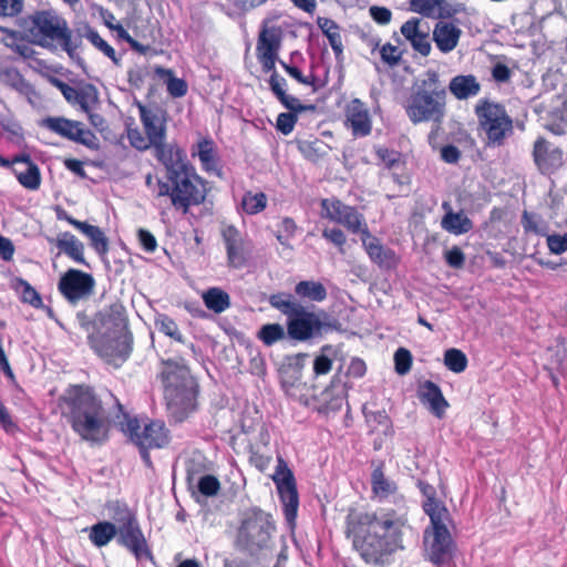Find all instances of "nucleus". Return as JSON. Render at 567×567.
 Returning <instances> with one entry per match:
<instances>
[{"instance_id":"obj_50","label":"nucleus","mask_w":567,"mask_h":567,"mask_svg":"<svg viewBox=\"0 0 567 567\" xmlns=\"http://www.w3.org/2000/svg\"><path fill=\"white\" fill-rule=\"evenodd\" d=\"M444 364L450 371L461 373L467 367V358L463 351L451 348L444 353Z\"/></svg>"},{"instance_id":"obj_42","label":"nucleus","mask_w":567,"mask_h":567,"mask_svg":"<svg viewBox=\"0 0 567 567\" xmlns=\"http://www.w3.org/2000/svg\"><path fill=\"white\" fill-rule=\"evenodd\" d=\"M78 37H80L81 40L82 37L89 40L92 45H94L105 56L111 59L115 64H118L120 59L117 58L115 50L104 39L101 38L95 29L86 24Z\"/></svg>"},{"instance_id":"obj_61","label":"nucleus","mask_w":567,"mask_h":567,"mask_svg":"<svg viewBox=\"0 0 567 567\" xmlns=\"http://www.w3.org/2000/svg\"><path fill=\"white\" fill-rule=\"evenodd\" d=\"M280 64L281 66L284 68V70L292 78L295 79L297 82L301 83V84H305V85H310L312 86L313 89H316V81H317V78L313 75V74H310V75H303L301 73V71L297 68V66H293V65H290V64H287L286 62L284 61H280Z\"/></svg>"},{"instance_id":"obj_23","label":"nucleus","mask_w":567,"mask_h":567,"mask_svg":"<svg viewBox=\"0 0 567 567\" xmlns=\"http://www.w3.org/2000/svg\"><path fill=\"white\" fill-rule=\"evenodd\" d=\"M269 303L288 319H320L309 307L301 305L290 293L271 295Z\"/></svg>"},{"instance_id":"obj_41","label":"nucleus","mask_w":567,"mask_h":567,"mask_svg":"<svg viewBox=\"0 0 567 567\" xmlns=\"http://www.w3.org/2000/svg\"><path fill=\"white\" fill-rule=\"evenodd\" d=\"M445 0H410V7L413 12L423 17H449L450 12H444Z\"/></svg>"},{"instance_id":"obj_24","label":"nucleus","mask_w":567,"mask_h":567,"mask_svg":"<svg viewBox=\"0 0 567 567\" xmlns=\"http://www.w3.org/2000/svg\"><path fill=\"white\" fill-rule=\"evenodd\" d=\"M453 539L445 525H436L433 527V540L430 545V560L441 566L452 558Z\"/></svg>"},{"instance_id":"obj_25","label":"nucleus","mask_w":567,"mask_h":567,"mask_svg":"<svg viewBox=\"0 0 567 567\" xmlns=\"http://www.w3.org/2000/svg\"><path fill=\"white\" fill-rule=\"evenodd\" d=\"M417 396L423 404H427L431 413L436 417H443L449 402L444 398L441 388L433 381L426 380L419 385Z\"/></svg>"},{"instance_id":"obj_7","label":"nucleus","mask_w":567,"mask_h":567,"mask_svg":"<svg viewBox=\"0 0 567 567\" xmlns=\"http://www.w3.org/2000/svg\"><path fill=\"white\" fill-rule=\"evenodd\" d=\"M276 523L270 513L254 506L246 509L239 519L235 547L249 555H257L269 547Z\"/></svg>"},{"instance_id":"obj_40","label":"nucleus","mask_w":567,"mask_h":567,"mask_svg":"<svg viewBox=\"0 0 567 567\" xmlns=\"http://www.w3.org/2000/svg\"><path fill=\"white\" fill-rule=\"evenodd\" d=\"M117 535V527L115 524L102 520L97 522L90 528L89 538L96 547L106 546Z\"/></svg>"},{"instance_id":"obj_46","label":"nucleus","mask_w":567,"mask_h":567,"mask_svg":"<svg viewBox=\"0 0 567 567\" xmlns=\"http://www.w3.org/2000/svg\"><path fill=\"white\" fill-rule=\"evenodd\" d=\"M280 47L279 37L274 29L260 32L257 43V54H277Z\"/></svg>"},{"instance_id":"obj_32","label":"nucleus","mask_w":567,"mask_h":567,"mask_svg":"<svg viewBox=\"0 0 567 567\" xmlns=\"http://www.w3.org/2000/svg\"><path fill=\"white\" fill-rule=\"evenodd\" d=\"M54 244L60 252L65 254L78 264H85L84 245L71 233L59 234Z\"/></svg>"},{"instance_id":"obj_45","label":"nucleus","mask_w":567,"mask_h":567,"mask_svg":"<svg viewBox=\"0 0 567 567\" xmlns=\"http://www.w3.org/2000/svg\"><path fill=\"white\" fill-rule=\"evenodd\" d=\"M318 386L315 384H309L306 381H302L298 388H295L290 391L288 398L300 405L313 409L317 395Z\"/></svg>"},{"instance_id":"obj_54","label":"nucleus","mask_w":567,"mask_h":567,"mask_svg":"<svg viewBox=\"0 0 567 567\" xmlns=\"http://www.w3.org/2000/svg\"><path fill=\"white\" fill-rule=\"evenodd\" d=\"M522 225L526 233H533L536 235H545L546 225L535 214L524 212L522 215Z\"/></svg>"},{"instance_id":"obj_18","label":"nucleus","mask_w":567,"mask_h":567,"mask_svg":"<svg viewBox=\"0 0 567 567\" xmlns=\"http://www.w3.org/2000/svg\"><path fill=\"white\" fill-rule=\"evenodd\" d=\"M153 148L155 151V157L166 169L167 179L179 174L182 171H187L188 168L194 167L187 162L183 150L176 145L163 142Z\"/></svg>"},{"instance_id":"obj_10","label":"nucleus","mask_w":567,"mask_h":567,"mask_svg":"<svg viewBox=\"0 0 567 567\" xmlns=\"http://www.w3.org/2000/svg\"><path fill=\"white\" fill-rule=\"evenodd\" d=\"M272 481L276 484L280 502L282 503L285 519L290 527H295L299 508L297 483L292 471L281 456L278 457Z\"/></svg>"},{"instance_id":"obj_44","label":"nucleus","mask_w":567,"mask_h":567,"mask_svg":"<svg viewBox=\"0 0 567 567\" xmlns=\"http://www.w3.org/2000/svg\"><path fill=\"white\" fill-rule=\"evenodd\" d=\"M155 73L165 81L167 92L173 97H182L187 93V83L179 78H176L172 70L164 68H156Z\"/></svg>"},{"instance_id":"obj_11","label":"nucleus","mask_w":567,"mask_h":567,"mask_svg":"<svg viewBox=\"0 0 567 567\" xmlns=\"http://www.w3.org/2000/svg\"><path fill=\"white\" fill-rule=\"evenodd\" d=\"M321 217L343 226L349 233L368 235V224L357 207L350 206L336 197L323 198L320 203Z\"/></svg>"},{"instance_id":"obj_5","label":"nucleus","mask_w":567,"mask_h":567,"mask_svg":"<svg viewBox=\"0 0 567 567\" xmlns=\"http://www.w3.org/2000/svg\"><path fill=\"white\" fill-rule=\"evenodd\" d=\"M404 110L413 124L443 121L446 111V90L435 71L429 70L424 79L415 83L404 103Z\"/></svg>"},{"instance_id":"obj_4","label":"nucleus","mask_w":567,"mask_h":567,"mask_svg":"<svg viewBox=\"0 0 567 567\" xmlns=\"http://www.w3.org/2000/svg\"><path fill=\"white\" fill-rule=\"evenodd\" d=\"M91 349L107 364L122 365L130 357L133 336L127 321H80Z\"/></svg>"},{"instance_id":"obj_17","label":"nucleus","mask_w":567,"mask_h":567,"mask_svg":"<svg viewBox=\"0 0 567 567\" xmlns=\"http://www.w3.org/2000/svg\"><path fill=\"white\" fill-rule=\"evenodd\" d=\"M346 399V384L340 378L334 377L322 391H317L313 410L323 414L339 411Z\"/></svg>"},{"instance_id":"obj_26","label":"nucleus","mask_w":567,"mask_h":567,"mask_svg":"<svg viewBox=\"0 0 567 567\" xmlns=\"http://www.w3.org/2000/svg\"><path fill=\"white\" fill-rule=\"evenodd\" d=\"M64 99L72 105H79L83 112L95 109L99 104V92L92 84H84L79 87L64 86Z\"/></svg>"},{"instance_id":"obj_38","label":"nucleus","mask_w":567,"mask_h":567,"mask_svg":"<svg viewBox=\"0 0 567 567\" xmlns=\"http://www.w3.org/2000/svg\"><path fill=\"white\" fill-rule=\"evenodd\" d=\"M295 293L301 300L320 302L327 298L326 287L315 280H302L295 287Z\"/></svg>"},{"instance_id":"obj_33","label":"nucleus","mask_w":567,"mask_h":567,"mask_svg":"<svg viewBox=\"0 0 567 567\" xmlns=\"http://www.w3.org/2000/svg\"><path fill=\"white\" fill-rule=\"evenodd\" d=\"M0 81L10 85L12 89L24 95L28 102L33 105L35 91L33 86L24 80L20 72L14 68H4L0 71Z\"/></svg>"},{"instance_id":"obj_14","label":"nucleus","mask_w":567,"mask_h":567,"mask_svg":"<svg viewBox=\"0 0 567 567\" xmlns=\"http://www.w3.org/2000/svg\"><path fill=\"white\" fill-rule=\"evenodd\" d=\"M532 155L538 172L543 175H551L564 165L563 150L542 136L534 142Z\"/></svg>"},{"instance_id":"obj_39","label":"nucleus","mask_w":567,"mask_h":567,"mask_svg":"<svg viewBox=\"0 0 567 567\" xmlns=\"http://www.w3.org/2000/svg\"><path fill=\"white\" fill-rule=\"evenodd\" d=\"M441 226L444 230L453 235H462L468 233L473 228V223L463 213L449 210L442 218Z\"/></svg>"},{"instance_id":"obj_51","label":"nucleus","mask_w":567,"mask_h":567,"mask_svg":"<svg viewBox=\"0 0 567 567\" xmlns=\"http://www.w3.org/2000/svg\"><path fill=\"white\" fill-rule=\"evenodd\" d=\"M107 508L110 509L111 518L115 520L118 524V526L127 524L132 519H136V515L124 502H111L107 504Z\"/></svg>"},{"instance_id":"obj_62","label":"nucleus","mask_w":567,"mask_h":567,"mask_svg":"<svg viewBox=\"0 0 567 567\" xmlns=\"http://www.w3.org/2000/svg\"><path fill=\"white\" fill-rule=\"evenodd\" d=\"M297 120L298 117L295 113H280L277 117L276 128L284 135H288L293 131Z\"/></svg>"},{"instance_id":"obj_56","label":"nucleus","mask_w":567,"mask_h":567,"mask_svg":"<svg viewBox=\"0 0 567 567\" xmlns=\"http://www.w3.org/2000/svg\"><path fill=\"white\" fill-rule=\"evenodd\" d=\"M375 154L383 166L388 169L396 168L402 164L401 154L394 150L378 147L375 150Z\"/></svg>"},{"instance_id":"obj_27","label":"nucleus","mask_w":567,"mask_h":567,"mask_svg":"<svg viewBox=\"0 0 567 567\" xmlns=\"http://www.w3.org/2000/svg\"><path fill=\"white\" fill-rule=\"evenodd\" d=\"M421 19L411 18L401 27V34L410 42L412 48L423 56L431 52L429 33L420 29Z\"/></svg>"},{"instance_id":"obj_1","label":"nucleus","mask_w":567,"mask_h":567,"mask_svg":"<svg viewBox=\"0 0 567 567\" xmlns=\"http://www.w3.org/2000/svg\"><path fill=\"white\" fill-rule=\"evenodd\" d=\"M371 495L379 502L395 496L394 506L368 509L350 506L344 516L343 534L359 557L373 567L392 564L394 555L405 549V536L410 532L409 508L398 484L388 478L383 464L371 473Z\"/></svg>"},{"instance_id":"obj_31","label":"nucleus","mask_w":567,"mask_h":567,"mask_svg":"<svg viewBox=\"0 0 567 567\" xmlns=\"http://www.w3.org/2000/svg\"><path fill=\"white\" fill-rule=\"evenodd\" d=\"M449 90L455 99L467 100L480 94L481 83L473 74H461L451 79Z\"/></svg>"},{"instance_id":"obj_20","label":"nucleus","mask_w":567,"mask_h":567,"mask_svg":"<svg viewBox=\"0 0 567 567\" xmlns=\"http://www.w3.org/2000/svg\"><path fill=\"white\" fill-rule=\"evenodd\" d=\"M288 321L287 334L290 339L299 342L321 338L323 333L338 328V321Z\"/></svg>"},{"instance_id":"obj_35","label":"nucleus","mask_w":567,"mask_h":567,"mask_svg":"<svg viewBox=\"0 0 567 567\" xmlns=\"http://www.w3.org/2000/svg\"><path fill=\"white\" fill-rule=\"evenodd\" d=\"M268 439L269 435L267 432L260 433L261 445L252 443L248 445V461L250 465L255 466L259 472H265L272 461L271 455L268 453Z\"/></svg>"},{"instance_id":"obj_30","label":"nucleus","mask_w":567,"mask_h":567,"mask_svg":"<svg viewBox=\"0 0 567 567\" xmlns=\"http://www.w3.org/2000/svg\"><path fill=\"white\" fill-rule=\"evenodd\" d=\"M362 245L370 259L380 267H391L394 264V252L384 248L377 237L368 229V235H360Z\"/></svg>"},{"instance_id":"obj_8","label":"nucleus","mask_w":567,"mask_h":567,"mask_svg":"<svg viewBox=\"0 0 567 567\" xmlns=\"http://www.w3.org/2000/svg\"><path fill=\"white\" fill-rule=\"evenodd\" d=\"M474 112L478 122V131L484 136L487 146L501 147L513 135V118L501 103L481 99L477 101Z\"/></svg>"},{"instance_id":"obj_37","label":"nucleus","mask_w":567,"mask_h":567,"mask_svg":"<svg viewBox=\"0 0 567 567\" xmlns=\"http://www.w3.org/2000/svg\"><path fill=\"white\" fill-rule=\"evenodd\" d=\"M317 24L322 33L328 38L336 58L339 59L343 52V44L339 25L332 19L324 17H318Z\"/></svg>"},{"instance_id":"obj_36","label":"nucleus","mask_w":567,"mask_h":567,"mask_svg":"<svg viewBox=\"0 0 567 567\" xmlns=\"http://www.w3.org/2000/svg\"><path fill=\"white\" fill-rule=\"evenodd\" d=\"M195 155L198 156L205 172L219 174L216 145L212 138L198 141L197 152L193 153V156Z\"/></svg>"},{"instance_id":"obj_21","label":"nucleus","mask_w":567,"mask_h":567,"mask_svg":"<svg viewBox=\"0 0 567 567\" xmlns=\"http://www.w3.org/2000/svg\"><path fill=\"white\" fill-rule=\"evenodd\" d=\"M305 358L303 353L288 357L279 368L280 386L287 396L303 381Z\"/></svg>"},{"instance_id":"obj_57","label":"nucleus","mask_w":567,"mask_h":567,"mask_svg":"<svg viewBox=\"0 0 567 567\" xmlns=\"http://www.w3.org/2000/svg\"><path fill=\"white\" fill-rule=\"evenodd\" d=\"M412 354L405 348H399L394 353L395 372L400 375L406 374L412 368Z\"/></svg>"},{"instance_id":"obj_12","label":"nucleus","mask_w":567,"mask_h":567,"mask_svg":"<svg viewBox=\"0 0 567 567\" xmlns=\"http://www.w3.org/2000/svg\"><path fill=\"white\" fill-rule=\"evenodd\" d=\"M39 124L42 128L90 150L99 148V138L79 121L63 116H48L42 118Z\"/></svg>"},{"instance_id":"obj_34","label":"nucleus","mask_w":567,"mask_h":567,"mask_svg":"<svg viewBox=\"0 0 567 567\" xmlns=\"http://www.w3.org/2000/svg\"><path fill=\"white\" fill-rule=\"evenodd\" d=\"M8 161L10 162L8 167L12 168L19 183L29 189H35V164L27 156H17Z\"/></svg>"},{"instance_id":"obj_59","label":"nucleus","mask_w":567,"mask_h":567,"mask_svg":"<svg viewBox=\"0 0 567 567\" xmlns=\"http://www.w3.org/2000/svg\"><path fill=\"white\" fill-rule=\"evenodd\" d=\"M157 330L171 339L184 343L185 338L183 331L176 324V321H156Z\"/></svg>"},{"instance_id":"obj_52","label":"nucleus","mask_w":567,"mask_h":567,"mask_svg":"<svg viewBox=\"0 0 567 567\" xmlns=\"http://www.w3.org/2000/svg\"><path fill=\"white\" fill-rule=\"evenodd\" d=\"M332 350L331 344H324L321 347L320 353L315 357L312 369L316 377L326 375L332 370L333 359L327 354Z\"/></svg>"},{"instance_id":"obj_2","label":"nucleus","mask_w":567,"mask_h":567,"mask_svg":"<svg viewBox=\"0 0 567 567\" xmlns=\"http://www.w3.org/2000/svg\"><path fill=\"white\" fill-rule=\"evenodd\" d=\"M107 398L109 401L104 402L90 385L71 384L58 399L56 406L62 417L82 440L103 443L107 441L111 430L112 417L109 409L112 404L117 410L114 423L138 449L143 462L152 465L150 451L163 449L169 443L168 429L158 420L142 423L137 416L124 411L123 405L112 393H109Z\"/></svg>"},{"instance_id":"obj_48","label":"nucleus","mask_w":567,"mask_h":567,"mask_svg":"<svg viewBox=\"0 0 567 567\" xmlns=\"http://www.w3.org/2000/svg\"><path fill=\"white\" fill-rule=\"evenodd\" d=\"M14 48L16 52L19 53L24 60L28 61V65L30 68H34L33 63L35 62V41L34 40H24L23 38H18V32L12 33V43L10 44Z\"/></svg>"},{"instance_id":"obj_3","label":"nucleus","mask_w":567,"mask_h":567,"mask_svg":"<svg viewBox=\"0 0 567 567\" xmlns=\"http://www.w3.org/2000/svg\"><path fill=\"white\" fill-rule=\"evenodd\" d=\"M159 380L167 406L176 421H184L197 408L198 382L183 358L162 359Z\"/></svg>"},{"instance_id":"obj_43","label":"nucleus","mask_w":567,"mask_h":567,"mask_svg":"<svg viewBox=\"0 0 567 567\" xmlns=\"http://www.w3.org/2000/svg\"><path fill=\"white\" fill-rule=\"evenodd\" d=\"M205 306L216 312L220 313L230 306L229 295L220 288H209L203 293Z\"/></svg>"},{"instance_id":"obj_49","label":"nucleus","mask_w":567,"mask_h":567,"mask_svg":"<svg viewBox=\"0 0 567 567\" xmlns=\"http://www.w3.org/2000/svg\"><path fill=\"white\" fill-rule=\"evenodd\" d=\"M285 336V329L279 323L264 324L257 333V338L267 347L282 340Z\"/></svg>"},{"instance_id":"obj_60","label":"nucleus","mask_w":567,"mask_h":567,"mask_svg":"<svg viewBox=\"0 0 567 567\" xmlns=\"http://www.w3.org/2000/svg\"><path fill=\"white\" fill-rule=\"evenodd\" d=\"M380 55L382 61L390 65H398L402 59V51L399 50L398 47L392 45L391 43H385L380 48Z\"/></svg>"},{"instance_id":"obj_55","label":"nucleus","mask_w":567,"mask_h":567,"mask_svg":"<svg viewBox=\"0 0 567 567\" xmlns=\"http://www.w3.org/2000/svg\"><path fill=\"white\" fill-rule=\"evenodd\" d=\"M197 488L202 495L212 497L218 494L220 482L216 476L206 474L199 478Z\"/></svg>"},{"instance_id":"obj_15","label":"nucleus","mask_w":567,"mask_h":567,"mask_svg":"<svg viewBox=\"0 0 567 567\" xmlns=\"http://www.w3.org/2000/svg\"><path fill=\"white\" fill-rule=\"evenodd\" d=\"M116 527L118 544L126 547L136 559L152 558V553L137 518Z\"/></svg>"},{"instance_id":"obj_9","label":"nucleus","mask_w":567,"mask_h":567,"mask_svg":"<svg viewBox=\"0 0 567 567\" xmlns=\"http://www.w3.org/2000/svg\"><path fill=\"white\" fill-rule=\"evenodd\" d=\"M167 181L168 193L166 197L171 199V204L176 210L187 214L190 207L204 203L207 195L206 182L196 173L194 167L182 171Z\"/></svg>"},{"instance_id":"obj_22","label":"nucleus","mask_w":567,"mask_h":567,"mask_svg":"<svg viewBox=\"0 0 567 567\" xmlns=\"http://www.w3.org/2000/svg\"><path fill=\"white\" fill-rule=\"evenodd\" d=\"M346 124L357 137H363L371 133L372 123L364 103L353 99L346 109Z\"/></svg>"},{"instance_id":"obj_29","label":"nucleus","mask_w":567,"mask_h":567,"mask_svg":"<svg viewBox=\"0 0 567 567\" xmlns=\"http://www.w3.org/2000/svg\"><path fill=\"white\" fill-rule=\"evenodd\" d=\"M65 219L70 225L90 239L91 247L99 255H104L109 251L107 237L100 227L90 225L86 221H80L71 216H66Z\"/></svg>"},{"instance_id":"obj_19","label":"nucleus","mask_w":567,"mask_h":567,"mask_svg":"<svg viewBox=\"0 0 567 567\" xmlns=\"http://www.w3.org/2000/svg\"><path fill=\"white\" fill-rule=\"evenodd\" d=\"M140 117L145 134L151 138L153 147L165 142L166 124L164 112L157 107H146L138 104Z\"/></svg>"},{"instance_id":"obj_63","label":"nucleus","mask_w":567,"mask_h":567,"mask_svg":"<svg viewBox=\"0 0 567 567\" xmlns=\"http://www.w3.org/2000/svg\"><path fill=\"white\" fill-rule=\"evenodd\" d=\"M145 184L154 196L166 197V194L168 193V181L163 182L162 179L156 178L152 174H147L145 177Z\"/></svg>"},{"instance_id":"obj_16","label":"nucleus","mask_w":567,"mask_h":567,"mask_svg":"<svg viewBox=\"0 0 567 567\" xmlns=\"http://www.w3.org/2000/svg\"><path fill=\"white\" fill-rule=\"evenodd\" d=\"M225 243L227 261L233 268H243L250 256V247L235 226H227L221 230Z\"/></svg>"},{"instance_id":"obj_64","label":"nucleus","mask_w":567,"mask_h":567,"mask_svg":"<svg viewBox=\"0 0 567 567\" xmlns=\"http://www.w3.org/2000/svg\"><path fill=\"white\" fill-rule=\"evenodd\" d=\"M547 246L550 252L556 255L567 251V234L547 236Z\"/></svg>"},{"instance_id":"obj_58","label":"nucleus","mask_w":567,"mask_h":567,"mask_svg":"<svg viewBox=\"0 0 567 567\" xmlns=\"http://www.w3.org/2000/svg\"><path fill=\"white\" fill-rule=\"evenodd\" d=\"M127 138L130 141V144L138 151H146L150 147H153L151 138L147 135L144 136L143 133L137 127L127 128Z\"/></svg>"},{"instance_id":"obj_6","label":"nucleus","mask_w":567,"mask_h":567,"mask_svg":"<svg viewBox=\"0 0 567 567\" xmlns=\"http://www.w3.org/2000/svg\"><path fill=\"white\" fill-rule=\"evenodd\" d=\"M82 45L80 37H74L68 21L53 9L38 11V47L52 52L61 49L79 65L84 61L78 50Z\"/></svg>"},{"instance_id":"obj_47","label":"nucleus","mask_w":567,"mask_h":567,"mask_svg":"<svg viewBox=\"0 0 567 567\" xmlns=\"http://www.w3.org/2000/svg\"><path fill=\"white\" fill-rule=\"evenodd\" d=\"M267 207V196L264 193L247 192L241 199V208L249 215H256Z\"/></svg>"},{"instance_id":"obj_28","label":"nucleus","mask_w":567,"mask_h":567,"mask_svg":"<svg viewBox=\"0 0 567 567\" xmlns=\"http://www.w3.org/2000/svg\"><path fill=\"white\" fill-rule=\"evenodd\" d=\"M462 30L452 22L440 21L433 30V40L442 53L453 51L460 41Z\"/></svg>"},{"instance_id":"obj_13","label":"nucleus","mask_w":567,"mask_h":567,"mask_svg":"<svg viewBox=\"0 0 567 567\" xmlns=\"http://www.w3.org/2000/svg\"><path fill=\"white\" fill-rule=\"evenodd\" d=\"M94 279L90 274L69 269L59 281V290L72 303L86 299L93 293Z\"/></svg>"},{"instance_id":"obj_53","label":"nucleus","mask_w":567,"mask_h":567,"mask_svg":"<svg viewBox=\"0 0 567 567\" xmlns=\"http://www.w3.org/2000/svg\"><path fill=\"white\" fill-rule=\"evenodd\" d=\"M11 288L20 297L23 302L34 305L35 302V288H33L28 281L21 278H14L11 281Z\"/></svg>"}]
</instances>
